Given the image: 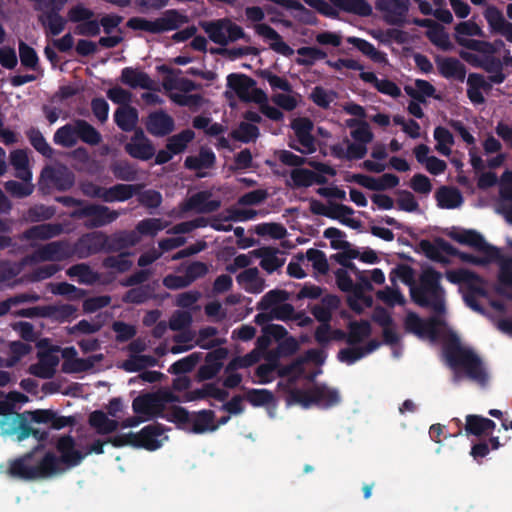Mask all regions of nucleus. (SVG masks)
<instances>
[{"instance_id": "nucleus-1", "label": "nucleus", "mask_w": 512, "mask_h": 512, "mask_svg": "<svg viewBox=\"0 0 512 512\" xmlns=\"http://www.w3.org/2000/svg\"><path fill=\"white\" fill-rule=\"evenodd\" d=\"M43 449V445L36 446L32 451L25 453L9 463L8 474L17 479L31 481L49 478L62 471L61 459L49 451L42 457L37 452Z\"/></svg>"}, {"instance_id": "nucleus-2", "label": "nucleus", "mask_w": 512, "mask_h": 512, "mask_svg": "<svg viewBox=\"0 0 512 512\" xmlns=\"http://www.w3.org/2000/svg\"><path fill=\"white\" fill-rule=\"evenodd\" d=\"M442 273L433 267L424 269L418 284L410 287L411 300L422 308H429L438 315L446 312L445 289L441 285Z\"/></svg>"}, {"instance_id": "nucleus-3", "label": "nucleus", "mask_w": 512, "mask_h": 512, "mask_svg": "<svg viewBox=\"0 0 512 512\" xmlns=\"http://www.w3.org/2000/svg\"><path fill=\"white\" fill-rule=\"evenodd\" d=\"M445 357L448 365L455 372V382L459 380L458 370L463 369L470 380L481 386H485L488 383L489 377L482 360L471 349L462 347L460 344H452L446 347Z\"/></svg>"}, {"instance_id": "nucleus-4", "label": "nucleus", "mask_w": 512, "mask_h": 512, "mask_svg": "<svg viewBox=\"0 0 512 512\" xmlns=\"http://www.w3.org/2000/svg\"><path fill=\"white\" fill-rule=\"evenodd\" d=\"M340 401L339 391L325 384H315L308 390L290 388L286 398L288 405L299 404L303 408L316 405L327 409L338 405Z\"/></svg>"}, {"instance_id": "nucleus-5", "label": "nucleus", "mask_w": 512, "mask_h": 512, "mask_svg": "<svg viewBox=\"0 0 512 512\" xmlns=\"http://www.w3.org/2000/svg\"><path fill=\"white\" fill-rule=\"evenodd\" d=\"M188 21L187 16L176 9L166 10L163 15L155 20H148L143 17H131L126 26L132 30L145 31L151 34H160L177 30Z\"/></svg>"}, {"instance_id": "nucleus-6", "label": "nucleus", "mask_w": 512, "mask_h": 512, "mask_svg": "<svg viewBox=\"0 0 512 512\" xmlns=\"http://www.w3.org/2000/svg\"><path fill=\"white\" fill-rule=\"evenodd\" d=\"M201 26L209 39L220 46H226L229 42L239 39L250 41V37L245 34L243 28L228 18L203 22Z\"/></svg>"}, {"instance_id": "nucleus-7", "label": "nucleus", "mask_w": 512, "mask_h": 512, "mask_svg": "<svg viewBox=\"0 0 512 512\" xmlns=\"http://www.w3.org/2000/svg\"><path fill=\"white\" fill-rule=\"evenodd\" d=\"M119 216L118 211L112 210L108 206L87 201L85 205L74 209L70 213V217L75 220L86 219L84 226L88 229L104 227L116 221Z\"/></svg>"}, {"instance_id": "nucleus-8", "label": "nucleus", "mask_w": 512, "mask_h": 512, "mask_svg": "<svg viewBox=\"0 0 512 512\" xmlns=\"http://www.w3.org/2000/svg\"><path fill=\"white\" fill-rule=\"evenodd\" d=\"M106 443L108 442L100 439L95 440L88 446L86 453H82L75 449V440L68 434L59 437L56 443V449L60 453V459L63 464L67 467H75L78 466L88 454H103L104 445Z\"/></svg>"}, {"instance_id": "nucleus-9", "label": "nucleus", "mask_w": 512, "mask_h": 512, "mask_svg": "<svg viewBox=\"0 0 512 512\" xmlns=\"http://www.w3.org/2000/svg\"><path fill=\"white\" fill-rule=\"evenodd\" d=\"M447 236L462 245L474 248L476 251L490 258H501L500 250L487 243L484 237L473 229H458L453 227Z\"/></svg>"}, {"instance_id": "nucleus-10", "label": "nucleus", "mask_w": 512, "mask_h": 512, "mask_svg": "<svg viewBox=\"0 0 512 512\" xmlns=\"http://www.w3.org/2000/svg\"><path fill=\"white\" fill-rule=\"evenodd\" d=\"M75 256L73 246L67 241H53L42 245L23 259V264L46 261H63Z\"/></svg>"}, {"instance_id": "nucleus-11", "label": "nucleus", "mask_w": 512, "mask_h": 512, "mask_svg": "<svg viewBox=\"0 0 512 512\" xmlns=\"http://www.w3.org/2000/svg\"><path fill=\"white\" fill-rule=\"evenodd\" d=\"M410 7L409 0H376L375 8L384 22L391 26H404Z\"/></svg>"}, {"instance_id": "nucleus-12", "label": "nucleus", "mask_w": 512, "mask_h": 512, "mask_svg": "<svg viewBox=\"0 0 512 512\" xmlns=\"http://www.w3.org/2000/svg\"><path fill=\"white\" fill-rule=\"evenodd\" d=\"M227 85L243 101H254L256 103L266 101V95L259 89L254 90L253 97L250 96V90L255 87L256 81L245 74H229L227 76Z\"/></svg>"}, {"instance_id": "nucleus-13", "label": "nucleus", "mask_w": 512, "mask_h": 512, "mask_svg": "<svg viewBox=\"0 0 512 512\" xmlns=\"http://www.w3.org/2000/svg\"><path fill=\"white\" fill-rule=\"evenodd\" d=\"M106 234L102 231H93L82 235L74 244V254L79 259H86L91 255L106 252Z\"/></svg>"}, {"instance_id": "nucleus-14", "label": "nucleus", "mask_w": 512, "mask_h": 512, "mask_svg": "<svg viewBox=\"0 0 512 512\" xmlns=\"http://www.w3.org/2000/svg\"><path fill=\"white\" fill-rule=\"evenodd\" d=\"M168 429L164 425L154 422L143 427L139 432L134 433L135 448H143L148 451H155L162 446L163 440H167V436H163Z\"/></svg>"}, {"instance_id": "nucleus-15", "label": "nucleus", "mask_w": 512, "mask_h": 512, "mask_svg": "<svg viewBox=\"0 0 512 512\" xmlns=\"http://www.w3.org/2000/svg\"><path fill=\"white\" fill-rule=\"evenodd\" d=\"M442 321L435 316L423 320L415 312H408L404 319V327L407 332L413 333L419 337L429 336L434 338L437 335V327Z\"/></svg>"}, {"instance_id": "nucleus-16", "label": "nucleus", "mask_w": 512, "mask_h": 512, "mask_svg": "<svg viewBox=\"0 0 512 512\" xmlns=\"http://www.w3.org/2000/svg\"><path fill=\"white\" fill-rule=\"evenodd\" d=\"M74 182V174L66 168L46 166L40 175V183H45L58 191L69 190L74 185Z\"/></svg>"}, {"instance_id": "nucleus-17", "label": "nucleus", "mask_w": 512, "mask_h": 512, "mask_svg": "<svg viewBox=\"0 0 512 512\" xmlns=\"http://www.w3.org/2000/svg\"><path fill=\"white\" fill-rule=\"evenodd\" d=\"M125 151L134 159L147 161L155 155L153 143L146 137L144 131L138 128L130 141L125 145Z\"/></svg>"}, {"instance_id": "nucleus-18", "label": "nucleus", "mask_w": 512, "mask_h": 512, "mask_svg": "<svg viewBox=\"0 0 512 512\" xmlns=\"http://www.w3.org/2000/svg\"><path fill=\"white\" fill-rule=\"evenodd\" d=\"M229 350L225 347H218L205 356V363L199 367L197 377L199 381H206L215 378L223 368V360L228 357Z\"/></svg>"}, {"instance_id": "nucleus-19", "label": "nucleus", "mask_w": 512, "mask_h": 512, "mask_svg": "<svg viewBox=\"0 0 512 512\" xmlns=\"http://www.w3.org/2000/svg\"><path fill=\"white\" fill-rule=\"evenodd\" d=\"M58 350L59 347L55 346L47 351L38 352L37 356L39 361L29 367V373L41 379L52 378L59 364V357L53 352Z\"/></svg>"}, {"instance_id": "nucleus-20", "label": "nucleus", "mask_w": 512, "mask_h": 512, "mask_svg": "<svg viewBox=\"0 0 512 512\" xmlns=\"http://www.w3.org/2000/svg\"><path fill=\"white\" fill-rule=\"evenodd\" d=\"M446 278L453 284H466L467 289H471L481 295V297L487 296L484 279L473 271L467 269L450 270L446 272Z\"/></svg>"}, {"instance_id": "nucleus-21", "label": "nucleus", "mask_w": 512, "mask_h": 512, "mask_svg": "<svg viewBox=\"0 0 512 512\" xmlns=\"http://www.w3.org/2000/svg\"><path fill=\"white\" fill-rule=\"evenodd\" d=\"M132 409L138 415L159 418L162 411L157 392L140 394L132 401Z\"/></svg>"}, {"instance_id": "nucleus-22", "label": "nucleus", "mask_w": 512, "mask_h": 512, "mask_svg": "<svg viewBox=\"0 0 512 512\" xmlns=\"http://www.w3.org/2000/svg\"><path fill=\"white\" fill-rule=\"evenodd\" d=\"M174 127L173 118L163 110L152 112L147 118L146 129L153 136L169 135Z\"/></svg>"}, {"instance_id": "nucleus-23", "label": "nucleus", "mask_w": 512, "mask_h": 512, "mask_svg": "<svg viewBox=\"0 0 512 512\" xmlns=\"http://www.w3.org/2000/svg\"><path fill=\"white\" fill-rule=\"evenodd\" d=\"M210 193L207 191H200L190 196L186 202L182 204L184 212L196 211L198 213H212L220 208L219 200H210Z\"/></svg>"}, {"instance_id": "nucleus-24", "label": "nucleus", "mask_w": 512, "mask_h": 512, "mask_svg": "<svg viewBox=\"0 0 512 512\" xmlns=\"http://www.w3.org/2000/svg\"><path fill=\"white\" fill-rule=\"evenodd\" d=\"M439 74L446 79H455L463 82L466 77V66L457 58L441 57L435 58Z\"/></svg>"}, {"instance_id": "nucleus-25", "label": "nucleus", "mask_w": 512, "mask_h": 512, "mask_svg": "<svg viewBox=\"0 0 512 512\" xmlns=\"http://www.w3.org/2000/svg\"><path fill=\"white\" fill-rule=\"evenodd\" d=\"M216 163V156L210 148L201 147L197 156H187L184 161V167L188 170L197 171L198 178H204L206 173L202 169H210Z\"/></svg>"}, {"instance_id": "nucleus-26", "label": "nucleus", "mask_w": 512, "mask_h": 512, "mask_svg": "<svg viewBox=\"0 0 512 512\" xmlns=\"http://www.w3.org/2000/svg\"><path fill=\"white\" fill-rule=\"evenodd\" d=\"M106 252H119L135 246L140 237L135 231L120 230L110 235L106 234Z\"/></svg>"}, {"instance_id": "nucleus-27", "label": "nucleus", "mask_w": 512, "mask_h": 512, "mask_svg": "<svg viewBox=\"0 0 512 512\" xmlns=\"http://www.w3.org/2000/svg\"><path fill=\"white\" fill-rule=\"evenodd\" d=\"M313 122L306 117H299L292 121L291 128L297 137L298 142L307 148V152L313 153L315 148V140L312 135Z\"/></svg>"}, {"instance_id": "nucleus-28", "label": "nucleus", "mask_w": 512, "mask_h": 512, "mask_svg": "<svg viewBox=\"0 0 512 512\" xmlns=\"http://www.w3.org/2000/svg\"><path fill=\"white\" fill-rule=\"evenodd\" d=\"M435 244L441 249V251L445 252L448 255L458 257L462 262L484 266L492 261L499 260L500 258H490L489 256L484 255L483 257L475 256L471 253L462 252L455 248L452 244L446 241L443 238H437L435 240Z\"/></svg>"}, {"instance_id": "nucleus-29", "label": "nucleus", "mask_w": 512, "mask_h": 512, "mask_svg": "<svg viewBox=\"0 0 512 512\" xmlns=\"http://www.w3.org/2000/svg\"><path fill=\"white\" fill-rule=\"evenodd\" d=\"M215 412L213 410H200L191 414L190 425L187 426L186 431L194 434H203L205 432H213L218 429L215 425Z\"/></svg>"}, {"instance_id": "nucleus-30", "label": "nucleus", "mask_w": 512, "mask_h": 512, "mask_svg": "<svg viewBox=\"0 0 512 512\" xmlns=\"http://www.w3.org/2000/svg\"><path fill=\"white\" fill-rule=\"evenodd\" d=\"M255 30L259 36L272 41L270 48L273 51L286 57H289L294 53L293 49L283 41L280 34L270 25L261 23L256 25Z\"/></svg>"}, {"instance_id": "nucleus-31", "label": "nucleus", "mask_w": 512, "mask_h": 512, "mask_svg": "<svg viewBox=\"0 0 512 512\" xmlns=\"http://www.w3.org/2000/svg\"><path fill=\"white\" fill-rule=\"evenodd\" d=\"M340 298L337 295L328 294L321 299V304L311 308V313L320 324H330L332 312L340 306Z\"/></svg>"}, {"instance_id": "nucleus-32", "label": "nucleus", "mask_w": 512, "mask_h": 512, "mask_svg": "<svg viewBox=\"0 0 512 512\" xmlns=\"http://www.w3.org/2000/svg\"><path fill=\"white\" fill-rule=\"evenodd\" d=\"M120 81L132 89L142 88L151 90L153 88V81L149 75L133 67H125L122 69Z\"/></svg>"}, {"instance_id": "nucleus-33", "label": "nucleus", "mask_w": 512, "mask_h": 512, "mask_svg": "<svg viewBox=\"0 0 512 512\" xmlns=\"http://www.w3.org/2000/svg\"><path fill=\"white\" fill-rule=\"evenodd\" d=\"M63 229L61 224L58 223H43L34 225L23 232L22 238L28 241L31 240H48L56 237L62 233Z\"/></svg>"}, {"instance_id": "nucleus-34", "label": "nucleus", "mask_w": 512, "mask_h": 512, "mask_svg": "<svg viewBox=\"0 0 512 512\" xmlns=\"http://www.w3.org/2000/svg\"><path fill=\"white\" fill-rule=\"evenodd\" d=\"M228 395L229 394L226 390L219 388L216 384L207 383L204 384L202 388L186 392L184 395V401L192 402L210 397L223 402L226 400Z\"/></svg>"}, {"instance_id": "nucleus-35", "label": "nucleus", "mask_w": 512, "mask_h": 512, "mask_svg": "<svg viewBox=\"0 0 512 512\" xmlns=\"http://www.w3.org/2000/svg\"><path fill=\"white\" fill-rule=\"evenodd\" d=\"M277 250L272 247H261L250 252L255 258H260V266L268 273H272L284 264V259L277 256Z\"/></svg>"}, {"instance_id": "nucleus-36", "label": "nucleus", "mask_w": 512, "mask_h": 512, "mask_svg": "<svg viewBox=\"0 0 512 512\" xmlns=\"http://www.w3.org/2000/svg\"><path fill=\"white\" fill-rule=\"evenodd\" d=\"M495 291L512 300V258L501 261L498 273V286Z\"/></svg>"}, {"instance_id": "nucleus-37", "label": "nucleus", "mask_w": 512, "mask_h": 512, "mask_svg": "<svg viewBox=\"0 0 512 512\" xmlns=\"http://www.w3.org/2000/svg\"><path fill=\"white\" fill-rule=\"evenodd\" d=\"M496 423L480 415L470 414L466 416L465 432L467 435L482 436L494 430Z\"/></svg>"}, {"instance_id": "nucleus-38", "label": "nucleus", "mask_w": 512, "mask_h": 512, "mask_svg": "<svg viewBox=\"0 0 512 512\" xmlns=\"http://www.w3.org/2000/svg\"><path fill=\"white\" fill-rule=\"evenodd\" d=\"M337 9L360 17L372 15V6L366 0H329Z\"/></svg>"}, {"instance_id": "nucleus-39", "label": "nucleus", "mask_w": 512, "mask_h": 512, "mask_svg": "<svg viewBox=\"0 0 512 512\" xmlns=\"http://www.w3.org/2000/svg\"><path fill=\"white\" fill-rule=\"evenodd\" d=\"M116 125L124 132L136 130L138 111L132 106H120L114 113Z\"/></svg>"}, {"instance_id": "nucleus-40", "label": "nucleus", "mask_w": 512, "mask_h": 512, "mask_svg": "<svg viewBox=\"0 0 512 512\" xmlns=\"http://www.w3.org/2000/svg\"><path fill=\"white\" fill-rule=\"evenodd\" d=\"M437 205L443 209H455L463 202V196L457 188L442 186L435 194Z\"/></svg>"}, {"instance_id": "nucleus-41", "label": "nucleus", "mask_w": 512, "mask_h": 512, "mask_svg": "<svg viewBox=\"0 0 512 512\" xmlns=\"http://www.w3.org/2000/svg\"><path fill=\"white\" fill-rule=\"evenodd\" d=\"M159 418L174 423L178 429L185 431L191 422L190 412L186 408L176 405L165 408L163 412L160 413Z\"/></svg>"}, {"instance_id": "nucleus-42", "label": "nucleus", "mask_w": 512, "mask_h": 512, "mask_svg": "<svg viewBox=\"0 0 512 512\" xmlns=\"http://www.w3.org/2000/svg\"><path fill=\"white\" fill-rule=\"evenodd\" d=\"M478 68L489 73L488 80L494 84H502L506 79V75L503 72L502 60L497 57H484L481 62L478 63Z\"/></svg>"}, {"instance_id": "nucleus-43", "label": "nucleus", "mask_w": 512, "mask_h": 512, "mask_svg": "<svg viewBox=\"0 0 512 512\" xmlns=\"http://www.w3.org/2000/svg\"><path fill=\"white\" fill-rule=\"evenodd\" d=\"M89 425L96 429L98 434L105 435L115 432L119 427V422L109 419L101 410H95L89 415Z\"/></svg>"}, {"instance_id": "nucleus-44", "label": "nucleus", "mask_w": 512, "mask_h": 512, "mask_svg": "<svg viewBox=\"0 0 512 512\" xmlns=\"http://www.w3.org/2000/svg\"><path fill=\"white\" fill-rule=\"evenodd\" d=\"M280 6L295 10L294 18L305 25H317L318 18L314 11L306 8L298 0H282Z\"/></svg>"}, {"instance_id": "nucleus-45", "label": "nucleus", "mask_w": 512, "mask_h": 512, "mask_svg": "<svg viewBox=\"0 0 512 512\" xmlns=\"http://www.w3.org/2000/svg\"><path fill=\"white\" fill-rule=\"evenodd\" d=\"M347 42L352 44L355 48H357L361 53L370 58L373 62L379 64L387 62L386 53L377 50L375 46L369 41L358 37H348Z\"/></svg>"}, {"instance_id": "nucleus-46", "label": "nucleus", "mask_w": 512, "mask_h": 512, "mask_svg": "<svg viewBox=\"0 0 512 512\" xmlns=\"http://www.w3.org/2000/svg\"><path fill=\"white\" fill-rule=\"evenodd\" d=\"M56 145L72 148L78 142L77 125L67 123L56 130L53 136Z\"/></svg>"}, {"instance_id": "nucleus-47", "label": "nucleus", "mask_w": 512, "mask_h": 512, "mask_svg": "<svg viewBox=\"0 0 512 512\" xmlns=\"http://www.w3.org/2000/svg\"><path fill=\"white\" fill-rule=\"evenodd\" d=\"M353 213L354 210L350 206L338 203H330L328 218L338 220L348 227L357 229L360 227V221L346 217L347 215H352Z\"/></svg>"}, {"instance_id": "nucleus-48", "label": "nucleus", "mask_w": 512, "mask_h": 512, "mask_svg": "<svg viewBox=\"0 0 512 512\" xmlns=\"http://www.w3.org/2000/svg\"><path fill=\"white\" fill-rule=\"evenodd\" d=\"M75 124L77 125L78 139L82 142L91 146H96L101 143V133L89 122L83 119H78L75 121Z\"/></svg>"}, {"instance_id": "nucleus-49", "label": "nucleus", "mask_w": 512, "mask_h": 512, "mask_svg": "<svg viewBox=\"0 0 512 512\" xmlns=\"http://www.w3.org/2000/svg\"><path fill=\"white\" fill-rule=\"evenodd\" d=\"M348 344L355 345L361 343L365 338H368L372 333V328L367 320L351 321L348 324Z\"/></svg>"}, {"instance_id": "nucleus-50", "label": "nucleus", "mask_w": 512, "mask_h": 512, "mask_svg": "<svg viewBox=\"0 0 512 512\" xmlns=\"http://www.w3.org/2000/svg\"><path fill=\"white\" fill-rule=\"evenodd\" d=\"M154 289L150 284L141 285L129 289L122 297V301L127 304H143L153 297Z\"/></svg>"}, {"instance_id": "nucleus-51", "label": "nucleus", "mask_w": 512, "mask_h": 512, "mask_svg": "<svg viewBox=\"0 0 512 512\" xmlns=\"http://www.w3.org/2000/svg\"><path fill=\"white\" fill-rule=\"evenodd\" d=\"M77 307L72 304L46 305V318L64 323L75 316Z\"/></svg>"}, {"instance_id": "nucleus-52", "label": "nucleus", "mask_w": 512, "mask_h": 512, "mask_svg": "<svg viewBox=\"0 0 512 512\" xmlns=\"http://www.w3.org/2000/svg\"><path fill=\"white\" fill-rule=\"evenodd\" d=\"M239 284H249L245 287L251 293H260L263 290V280L259 279V270L256 267L247 268L236 277Z\"/></svg>"}, {"instance_id": "nucleus-53", "label": "nucleus", "mask_w": 512, "mask_h": 512, "mask_svg": "<svg viewBox=\"0 0 512 512\" xmlns=\"http://www.w3.org/2000/svg\"><path fill=\"white\" fill-rule=\"evenodd\" d=\"M307 362V359H304L303 356L296 358L291 363L284 365L280 371L279 375L284 377L288 376V384L290 386L295 385L297 381L303 377L305 373L304 364Z\"/></svg>"}, {"instance_id": "nucleus-54", "label": "nucleus", "mask_w": 512, "mask_h": 512, "mask_svg": "<svg viewBox=\"0 0 512 512\" xmlns=\"http://www.w3.org/2000/svg\"><path fill=\"white\" fill-rule=\"evenodd\" d=\"M203 354L201 352H194L190 355L177 360L168 369L169 373L174 375H181L191 372L196 365L202 360Z\"/></svg>"}, {"instance_id": "nucleus-55", "label": "nucleus", "mask_w": 512, "mask_h": 512, "mask_svg": "<svg viewBox=\"0 0 512 512\" xmlns=\"http://www.w3.org/2000/svg\"><path fill=\"white\" fill-rule=\"evenodd\" d=\"M312 263L313 268L320 274H326L329 270V264L326 255L323 251L315 248H310L306 251V254L299 253L297 259L303 261L304 258Z\"/></svg>"}, {"instance_id": "nucleus-56", "label": "nucleus", "mask_w": 512, "mask_h": 512, "mask_svg": "<svg viewBox=\"0 0 512 512\" xmlns=\"http://www.w3.org/2000/svg\"><path fill=\"white\" fill-rule=\"evenodd\" d=\"M157 362L151 355H132L123 362L122 368L127 372H139L147 367H154Z\"/></svg>"}, {"instance_id": "nucleus-57", "label": "nucleus", "mask_w": 512, "mask_h": 512, "mask_svg": "<svg viewBox=\"0 0 512 512\" xmlns=\"http://www.w3.org/2000/svg\"><path fill=\"white\" fill-rule=\"evenodd\" d=\"M434 139L437 144L435 149L444 156L451 154V146L454 145L453 134L443 126H437L434 129Z\"/></svg>"}, {"instance_id": "nucleus-58", "label": "nucleus", "mask_w": 512, "mask_h": 512, "mask_svg": "<svg viewBox=\"0 0 512 512\" xmlns=\"http://www.w3.org/2000/svg\"><path fill=\"white\" fill-rule=\"evenodd\" d=\"M194 137L195 133L191 129H185L171 136L167 141L166 148L173 154H179L186 149L188 143L191 142Z\"/></svg>"}, {"instance_id": "nucleus-59", "label": "nucleus", "mask_w": 512, "mask_h": 512, "mask_svg": "<svg viewBox=\"0 0 512 512\" xmlns=\"http://www.w3.org/2000/svg\"><path fill=\"white\" fill-rule=\"evenodd\" d=\"M19 58L21 65L29 70H37L39 67V57L35 49L24 41L20 40L18 44Z\"/></svg>"}, {"instance_id": "nucleus-60", "label": "nucleus", "mask_w": 512, "mask_h": 512, "mask_svg": "<svg viewBox=\"0 0 512 512\" xmlns=\"http://www.w3.org/2000/svg\"><path fill=\"white\" fill-rule=\"evenodd\" d=\"M40 22L52 36L62 33L67 24V20L60 13H43Z\"/></svg>"}, {"instance_id": "nucleus-61", "label": "nucleus", "mask_w": 512, "mask_h": 512, "mask_svg": "<svg viewBox=\"0 0 512 512\" xmlns=\"http://www.w3.org/2000/svg\"><path fill=\"white\" fill-rule=\"evenodd\" d=\"M289 294L286 290L273 289L268 291L258 302V310H268L273 306H278L287 301Z\"/></svg>"}, {"instance_id": "nucleus-62", "label": "nucleus", "mask_w": 512, "mask_h": 512, "mask_svg": "<svg viewBox=\"0 0 512 512\" xmlns=\"http://www.w3.org/2000/svg\"><path fill=\"white\" fill-rule=\"evenodd\" d=\"M426 36L432 44L443 51H450L453 49L448 33L445 32L444 27L439 23L433 29L427 30Z\"/></svg>"}, {"instance_id": "nucleus-63", "label": "nucleus", "mask_w": 512, "mask_h": 512, "mask_svg": "<svg viewBox=\"0 0 512 512\" xmlns=\"http://www.w3.org/2000/svg\"><path fill=\"white\" fill-rule=\"evenodd\" d=\"M259 128L248 122H241L236 130L231 132L233 139L242 143L255 141L259 137Z\"/></svg>"}, {"instance_id": "nucleus-64", "label": "nucleus", "mask_w": 512, "mask_h": 512, "mask_svg": "<svg viewBox=\"0 0 512 512\" xmlns=\"http://www.w3.org/2000/svg\"><path fill=\"white\" fill-rule=\"evenodd\" d=\"M110 170L118 180L131 182L137 179V170L128 161H116L111 164Z\"/></svg>"}]
</instances>
